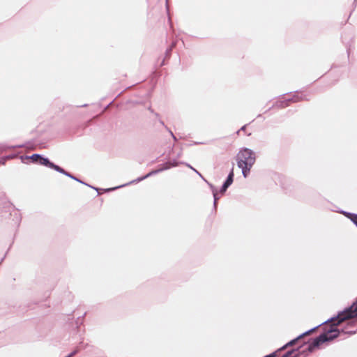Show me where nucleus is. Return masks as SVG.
Instances as JSON below:
<instances>
[{"mask_svg":"<svg viewBox=\"0 0 357 357\" xmlns=\"http://www.w3.org/2000/svg\"><path fill=\"white\" fill-rule=\"evenodd\" d=\"M357 317V304H354L349 308L346 309L342 312H340L336 318L331 319V324L330 328L324 333L320 335L315 338L310 344H307L306 347L302 349L301 351L295 354L292 357H300V356L307 352H312L316 347H318L321 344L333 340L338 337L340 331L337 326L344 321L353 319ZM357 330V319L351 320L348 322L347 327L342 330V332L347 334H354ZM294 353V350L287 352L282 357H291Z\"/></svg>","mask_w":357,"mask_h":357,"instance_id":"obj_1","label":"nucleus"},{"mask_svg":"<svg viewBox=\"0 0 357 357\" xmlns=\"http://www.w3.org/2000/svg\"><path fill=\"white\" fill-rule=\"evenodd\" d=\"M307 354H305L303 357H306V356H307Z\"/></svg>","mask_w":357,"mask_h":357,"instance_id":"obj_17","label":"nucleus"},{"mask_svg":"<svg viewBox=\"0 0 357 357\" xmlns=\"http://www.w3.org/2000/svg\"><path fill=\"white\" fill-rule=\"evenodd\" d=\"M245 128V126H242L241 130H243Z\"/></svg>","mask_w":357,"mask_h":357,"instance_id":"obj_16","label":"nucleus"},{"mask_svg":"<svg viewBox=\"0 0 357 357\" xmlns=\"http://www.w3.org/2000/svg\"><path fill=\"white\" fill-rule=\"evenodd\" d=\"M238 167L241 169L242 174L245 176V151H240L236 155Z\"/></svg>","mask_w":357,"mask_h":357,"instance_id":"obj_2","label":"nucleus"},{"mask_svg":"<svg viewBox=\"0 0 357 357\" xmlns=\"http://www.w3.org/2000/svg\"><path fill=\"white\" fill-rule=\"evenodd\" d=\"M77 352V350H75L74 351H73L71 354H70L67 357H73L75 354H76Z\"/></svg>","mask_w":357,"mask_h":357,"instance_id":"obj_13","label":"nucleus"},{"mask_svg":"<svg viewBox=\"0 0 357 357\" xmlns=\"http://www.w3.org/2000/svg\"><path fill=\"white\" fill-rule=\"evenodd\" d=\"M213 197H214V204L215 205L217 200L219 199L218 192H213Z\"/></svg>","mask_w":357,"mask_h":357,"instance_id":"obj_11","label":"nucleus"},{"mask_svg":"<svg viewBox=\"0 0 357 357\" xmlns=\"http://www.w3.org/2000/svg\"><path fill=\"white\" fill-rule=\"evenodd\" d=\"M233 177H234V173H233V171H231L226 181L224 183V184L220 190V192L222 194H223L227 190L228 187L232 183Z\"/></svg>","mask_w":357,"mask_h":357,"instance_id":"obj_4","label":"nucleus"},{"mask_svg":"<svg viewBox=\"0 0 357 357\" xmlns=\"http://www.w3.org/2000/svg\"><path fill=\"white\" fill-rule=\"evenodd\" d=\"M39 163L47 166L52 169H54V170L60 172V173H65L64 169L59 167L58 165H54V163L50 162V160L47 158H40Z\"/></svg>","mask_w":357,"mask_h":357,"instance_id":"obj_3","label":"nucleus"},{"mask_svg":"<svg viewBox=\"0 0 357 357\" xmlns=\"http://www.w3.org/2000/svg\"><path fill=\"white\" fill-rule=\"evenodd\" d=\"M353 220L357 225V215L355 216V218Z\"/></svg>","mask_w":357,"mask_h":357,"instance_id":"obj_15","label":"nucleus"},{"mask_svg":"<svg viewBox=\"0 0 357 357\" xmlns=\"http://www.w3.org/2000/svg\"><path fill=\"white\" fill-rule=\"evenodd\" d=\"M77 352V350H75L74 351H73L71 354H70L67 357H73L75 354H76Z\"/></svg>","mask_w":357,"mask_h":357,"instance_id":"obj_12","label":"nucleus"},{"mask_svg":"<svg viewBox=\"0 0 357 357\" xmlns=\"http://www.w3.org/2000/svg\"><path fill=\"white\" fill-rule=\"evenodd\" d=\"M255 162V154L247 149V171L249 170L248 166L250 167Z\"/></svg>","mask_w":357,"mask_h":357,"instance_id":"obj_5","label":"nucleus"},{"mask_svg":"<svg viewBox=\"0 0 357 357\" xmlns=\"http://www.w3.org/2000/svg\"><path fill=\"white\" fill-rule=\"evenodd\" d=\"M168 168H169V167H166L162 168V169H159V170L154 171V172H150L149 174H146V175L145 176H144L143 178H139L137 181H142V179H144V178H145L149 177V176H151V174H153L157 173V172H160V171H161V170H162V169H168Z\"/></svg>","mask_w":357,"mask_h":357,"instance_id":"obj_9","label":"nucleus"},{"mask_svg":"<svg viewBox=\"0 0 357 357\" xmlns=\"http://www.w3.org/2000/svg\"><path fill=\"white\" fill-rule=\"evenodd\" d=\"M291 103V101L289 100V99H284V100H280L276 102L275 103V107L278 108V109H282V108H284L286 107H288Z\"/></svg>","mask_w":357,"mask_h":357,"instance_id":"obj_7","label":"nucleus"},{"mask_svg":"<svg viewBox=\"0 0 357 357\" xmlns=\"http://www.w3.org/2000/svg\"><path fill=\"white\" fill-rule=\"evenodd\" d=\"M40 158H41V157H40L39 155H38V154H33V155L31 157V158L33 161H36V162H37V161H38V162H39V160H40Z\"/></svg>","mask_w":357,"mask_h":357,"instance_id":"obj_10","label":"nucleus"},{"mask_svg":"<svg viewBox=\"0 0 357 357\" xmlns=\"http://www.w3.org/2000/svg\"><path fill=\"white\" fill-rule=\"evenodd\" d=\"M63 174H65V175H66V176H69V177H70V178H73V179H75V180H76V178H74L73 176H72L70 174H68V172H65V173H63ZM77 181H78V180L77 179Z\"/></svg>","mask_w":357,"mask_h":357,"instance_id":"obj_14","label":"nucleus"},{"mask_svg":"<svg viewBox=\"0 0 357 357\" xmlns=\"http://www.w3.org/2000/svg\"><path fill=\"white\" fill-rule=\"evenodd\" d=\"M301 338V337L294 340H291L289 342H288L286 345H284V347H282V348L279 349L278 350H277L276 351L269 354V355H267L264 357H276L277 356V354L279 351H282V350H284V349H286L287 347L289 346H291V345H294L296 342H297L299 339Z\"/></svg>","mask_w":357,"mask_h":357,"instance_id":"obj_6","label":"nucleus"},{"mask_svg":"<svg viewBox=\"0 0 357 357\" xmlns=\"http://www.w3.org/2000/svg\"><path fill=\"white\" fill-rule=\"evenodd\" d=\"M289 100L291 101V102H300V101H303V100H306L305 98V96L301 94V93H296V94H294L291 98H289Z\"/></svg>","mask_w":357,"mask_h":357,"instance_id":"obj_8","label":"nucleus"}]
</instances>
